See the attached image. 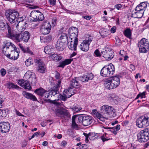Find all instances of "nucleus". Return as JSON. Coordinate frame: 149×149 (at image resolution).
Listing matches in <instances>:
<instances>
[{
	"instance_id": "11",
	"label": "nucleus",
	"mask_w": 149,
	"mask_h": 149,
	"mask_svg": "<svg viewBox=\"0 0 149 149\" xmlns=\"http://www.w3.org/2000/svg\"><path fill=\"white\" fill-rule=\"evenodd\" d=\"M92 41L91 38H86L84 40L79 46L81 50L84 52L88 51L89 48V45Z\"/></svg>"
},
{
	"instance_id": "35",
	"label": "nucleus",
	"mask_w": 149,
	"mask_h": 149,
	"mask_svg": "<svg viewBox=\"0 0 149 149\" xmlns=\"http://www.w3.org/2000/svg\"><path fill=\"white\" fill-rule=\"evenodd\" d=\"M53 47L51 45H49L45 47L44 50L45 52L47 54H50L53 51Z\"/></svg>"
},
{
	"instance_id": "41",
	"label": "nucleus",
	"mask_w": 149,
	"mask_h": 149,
	"mask_svg": "<svg viewBox=\"0 0 149 149\" xmlns=\"http://www.w3.org/2000/svg\"><path fill=\"white\" fill-rule=\"evenodd\" d=\"M49 57L54 61H59L62 59L61 56L58 55L56 53H54L53 54L49 56Z\"/></svg>"
},
{
	"instance_id": "10",
	"label": "nucleus",
	"mask_w": 149,
	"mask_h": 149,
	"mask_svg": "<svg viewBox=\"0 0 149 149\" xmlns=\"http://www.w3.org/2000/svg\"><path fill=\"white\" fill-rule=\"evenodd\" d=\"M17 48L12 43L7 42L3 46V52L6 55V54L12 52Z\"/></svg>"
},
{
	"instance_id": "13",
	"label": "nucleus",
	"mask_w": 149,
	"mask_h": 149,
	"mask_svg": "<svg viewBox=\"0 0 149 149\" xmlns=\"http://www.w3.org/2000/svg\"><path fill=\"white\" fill-rule=\"evenodd\" d=\"M19 53V49L17 48L12 52L6 54L5 56L11 60H15L18 58Z\"/></svg>"
},
{
	"instance_id": "19",
	"label": "nucleus",
	"mask_w": 149,
	"mask_h": 149,
	"mask_svg": "<svg viewBox=\"0 0 149 149\" xmlns=\"http://www.w3.org/2000/svg\"><path fill=\"white\" fill-rule=\"evenodd\" d=\"M78 42V39H72V40H69L68 42V47L69 49L71 50H76Z\"/></svg>"
},
{
	"instance_id": "16",
	"label": "nucleus",
	"mask_w": 149,
	"mask_h": 149,
	"mask_svg": "<svg viewBox=\"0 0 149 149\" xmlns=\"http://www.w3.org/2000/svg\"><path fill=\"white\" fill-rule=\"evenodd\" d=\"M10 129V124L8 122H1L0 123V131L3 133L8 132Z\"/></svg>"
},
{
	"instance_id": "20",
	"label": "nucleus",
	"mask_w": 149,
	"mask_h": 149,
	"mask_svg": "<svg viewBox=\"0 0 149 149\" xmlns=\"http://www.w3.org/2000/svg\"><path fill=\"white\" fill-rule=\"evenodd\" d=\"M18 82L20 86L25 89L31 90V89L29 81H28L27 80L23 79L18 80Z\"/></svg>"
},
{
	"instance_id": "36",
	"label": "nucleus",
	"mask_w": 149,
	"mask_h": 149,
	"mask_svg": "<svg viewBox=\"0 0 149 149\" xmlns=\"http://www.w3.org/2000/svg\"><path fill=\"white\" fill-rule=\"evenodd\" d=\"M70 39L69 38V39L66 34L63 33L61 35L58 40L65 44L67 42H68L69 40H70Z\"/></svg>"
},
{
	"instance_id": "9",
	"label": "nucleus",
	"mask_w": 149,
	"mask_h": 149,
	"mask_svg": "<svg viewBox=\"0 0 149 149\" xmlns=\"http://www.w3.org/2000/svg\"><path fill=\"white\" fill-rule=\"evenodd\" d=\"M138 46L140 52L143 53H146L147 49L149 47V43L147 39L145 38L142 39L139 42Z\"/></svg>"
},
{
	"instance_id": "2",
	"label": "nucleus",
	"mask_w": 149,
	"mask_h": 149,
	"mask_svg": "<svg viewBox=\"0 0 149 149\" xmlns=\"http://www.w3.org/2000/svg\"><path fill=\"white\" fill-rule=\"evenodd\" d=\"M137 139L140 142H145L149 140V129L141 130L137 135Z\"/></svg>"
},
{
	"instance_id": "48",
	"label": "nucleus",
	"mask_w": 149,
	"mask_h": 149,
	"mask_svg": "<svg viewBox=\"0 0 149 149\" xmlns=\"http://www.w3.org/2000/svg\"><path fill=\"white\" fill-rule=\"evenodd\" d=\"M58 100H59V99H61V100L65 101L68 98L66 97V96L63 93V95L60 94L58 97Z\"/></svg>"
},
{
	"instance_id": "49",
	"label": "nucleus",
	"mask_w": 149,
	"mask_h": 149,
	"mask_svg": "<svg viewBox=\"0 0 149 149\" xmlns=\"http://www.w3.org/2000/svg\"><path fill=\"white\" fill-rule=\"evenodd\" d=\"M51 95L49 93V92H47L46 91V92L44 94V97H42L45 100H46V99L47 98H50L51 97H50Z\"/></svg>"
},
{
	"instance_id": "8",
	"label": "nucleus",
	"mask_w": 149,
	"mask_h": 149,
	"mask_svg": "<svg viewBox=\"0 0 149 149\" xmlns=\"http://www.w3.org/2000/svg\"><path fill=\"white\" fill-rule=\"evenodd\" d=\"M136 125L139 128L147 127L149 125V117L142 116L137 118L136 121Z\"/></svg>"
},
{
	"instance_id": "51",
	"label": "nucleus",
	"mask_w": 149,
	"mask_h": 149,
	"mask_svg": "<svg viewBox=\"0 0 149 149\" xmlns=\"http://www.w3.org/2000/svg\"><path fill=\"white\" fill-rule=\"evenodd\" d=\"M146 92H143L142 93H139L135 99H138L139 97H141V98H142L145 97Z\"/></svg>"
},
{
	"instance_id": "3",
	"label": "nucleus",
	"mask_w": 149,
	"mask_h": 149,
	"mask_svg": "<svg viewBox=\"0 0 149 149\" xmlns=\"http://www.w3.org/2000/svg\"><path fill=\"white\" fill-rule=\"evenodd\" d=\"M77 119L78 122L84 126L90 125L93 121L92 117L86 115L80 116L78 117Z\"/></svg>"
},
{
	"instance_id": "46",
	"label": "nucleus",
	"mask_w": 149,
	"mask_h": 149,
	"mask_svg": "<svg viewBox=\"0 0 149 149\" xmlns=\"http://www.w3.org/2000/svg\"><path fill=\"white\" fill-rule=\"evenodd\" d=\"M44 27L42 26L41 29V32L43 34H48L50 32V31L48 29L45 28Z\"/></svg>"
},
{
	"instance_id": "53",
	"label": "nucleus",
	"mask_w": 149,
	"mask_h": 149,
	"mask_svg": "<svg viewBox=\"0 0 149 149\" xmlns=\"http://www.w3.org/2000/svg\"><path fill=\"white\" fill-rule=\"evenodd\" d=\"M6 100L5 97L2 96H0V108H1L2 107V103L4 102Z\"/></svg>"
},
{
	"instance_id": "37",
	"label": "nucleus",
	"mask_w": 149,
	"mask_h": 149,
	"mask_svg": "<svg viewBox=\"0 0 149 149\" xmlns=\"http://www.w3.org/2000/svg\"><path fill=\"white\" fill-rule=\"evenodd\" d=\"M73 91V90L71 88H69L68 90L65 89L64 90L63 93L66 96V97L68 98H69L74 94Z\"/></svg>"
},
{
	"instance_id": "30",
	"label": "nucleus",
	"mask_w": 149,
	"mask_h": 149,
	"mask_svg": "<svg viewBox=\"0 0 149 149\" xmlns=\"http://www.w3.org/2000/svg\"><path fill=\"white\" fill-rule=\"evenodd\" d=\"M148 3L147 2H142L137 5L136 8L138 10H141L144 11L147 7Z\"/></svg>"
},
{
	"instance_id": "33",
	"label": "nucleus",
	"mask_w": 149,
	"mask_h": 149,
	"mask_svg": "<svg viewBox=\"0 0 149 149\" xmlns=\"http://www.w3.org/2000/svg\"><path fill=\"white\" fill-rule=\"evenodd\" d=\"M49 93L51 95L50 97H52V95L54 96L57 97H58L60 94L58 89H55L52 87V89L49 90Z\"/></svg>"
},
{
	"instance_id": "21",
	"label": "nucleus",
	"mask_w": 149,
	"mask_h": 149,
	"mask_svg": "<svg viewBox=\"0 0 149 149\" xmlns=\"http://www.w3.org/2000/svg\"><path fill=\"white\" fill-rule=\"evenodd\" d=\"M92 113L94 117H96L100 120L102 121H104L105 120V117L103 114L100 113L96 109H93L92 110Z\"/></svg>"
},
{
	"instance_id": "60",
	"label": "nucleus",
	"mask_w": 149,
	"mask_h": 149,
	"mask_svg": "<svg viewBox=\"0 0 149 149\" xmlns=\"http://www.w3.org/2000/svg\"><path fill=\"white\" fill-rule=\"evenodd\" d=\"M1 75L2 76H4L6 74V70L4 68H2L0 70Z\"/></svg>"
},
{
	"instance_id": "15",
	"label": "nucleus",
	"mask_w": 149,
	"mask_h": 149,
	"mask_svg": "<svg viewBox=\"0 0 149 149\" xmlns=\"http://www.w3.org/2000/svg\"><path fill=\"white\" fill-rule=\"evenodd\" d=\"M69 39L71 40L72 39H78L77 37L78 33V29L75 27H72L69 29Z\"/></svg>"
},
{
	"instance_id": "52",
	"label": "nucleus",
	"mask_w": 149,
	"mask_h": 149,
	"mask_svg": "<svg viewBox=\"0 0 149 149\" xmlns=\"http://www.w3.org/2000/svg\"><path fill=\"white\" fill-rule=\"evenodd\" d=\"M106 129H110L109 131L111 132H113V134H117V131H118L116 130V129L114 128V127H106L105 128Z\"/></svg>"
},
{
	"instance_id": "61",
	"label": "nucleus",
	"mask_w": 149,
	"mask_h": 149,
	"mask_svg": "<svg viewBox=\"0 0 149 149\" xmlns=\"http://www.w3.org/2000/svg\"><path fill=\"white\" fill-rule=\"evenodd\" d=\"M122 7L123 6L121 4H116L114 6V7L118 10L121 8H123Z\"/></svg>"
},
{
	"instance_id": "58",
	"label": "nucleus",
	"mask_w": 149,
	"mask_h": 149,
	"mask_svg": "<svg viewBox=\"0 0 149 149\" xmlns=\"http://www.w3.org/2000/svg\"><path fill=\"white\" fill-rule=\"evenodd\" d=\"M122 42L120 39L118 38L116 39V44L117 46H120Z\"/></svg>"
},
{
	"instance_id": "34",
	"label": "nucleus",
	"mask_w": 149,
	"mask_h": 149,
	"mask_svg": "<svg viewBox=\"0 0 149 149\" xmlns=\"http://www.w3.org/2000/svg\"><path fill=\"white\" fill-rule=\"evenodd\" d=\"M19 45L20 49L24 52L28 53L31 55H34L33 53L30 50L29 47H24L22 45L20 44H19Z\"/></svg>"
},
{
	"instance_id": "26",
	"label": "nucleus",
	"mask_w": 149,
	"mask_h": 149,
	"mask_svg": "<svg viewBox=\"0 0 149 149\" xmlns=\"http://www.w3.org/2000/svg\"><path fill=\"white\" fill-rule=\"evenodd\" d=\"M79 79L77 77H75L70 81V86L71 87L78 88L80 85L79 82Z\"/></svg>"
},
{
	"instance_id": "1",
	"label": "nucleus",
	"mask_w": 149,
	"mask_h": 149,
	"mask_svg": "<svg viewBox=\"0 0 149 149\" xmlns=\"http://www.w3.org/2000/svg\"><path fill=\"white\" fill-rule=\"evenodd\" d=\"M115 71L114 66L112 64L104 66L100 72L101 75L103 77H109L113 74Z\"/></svg>"
},
{
	"instance_id": "25",
	"label": "nucleus",
	"mask_w": 149,
	"mask_h": 149,
	"mask_svg": "<svg viewBox=\"0 0 149 149\" xmlns=\"http://www.w3.org/2000/svg\"><path fill=\"white\" fill-rule=\"evenodd\" d=\"M94 77V75L91 73L80 77V79L83 82H87L89 80H92Z\"/></svg>"
},
{
	"instance_id": "43",
	"label": "nucleus",
	"mask_w": 149,
	"mask_h": 149,
	"mask_svg": "<svg viewBox=\"0 0 149 149\" xmlns=\"http://www.w3.org/2000/svg\"><path fill=\"white\" fill-rule=\"evenodd\" d=\"M125 36L127 38L131 39V38L132 33L130 29H127L124 32Z\"/></svg>"
},
{
	"instance_id": "23",
	"label": "nucleus",
	"mask_w": 149,
	"mask_h": 149,
	"mask_svg": "<svg viewBox=\"0 0 149 149\" xmlns=\"http://www.w3.org/2000/svg\"><path fill=\"white\" fill-rule=\"evenodd\" d=\"M58 115L63 120H68L69 118V113L66 110H63L59 111Z\"/></svg>"
},
{
	"instance_id": "50",
	"label": "nucleus",
	"mask_w": 149,
	"mask_h": 149,
	"mask_svg": "<svg viewBox=\"0 0 149 149\" xmlns=\"http://www.w3.org/2000/svg\"><path fill=\"white\" fill-rule=\"evenodd\" d=\"M42 26L44 27L45 28L48 29V30L50 31L51 28V26L49 22H46Z\"/></svg>"
},
{
	"instance_id": "59",
	"label": "nucleus",
	"mask_w": 149,
	"mask_h": 149,
	"mask_svg": "<svg viewBox=\"0 0 149 149\" xmlns=\"http://www.w3.org/2000/svg\"><path fill=\"white\" fill-rule=\"evenodd\" d=\"M95 136V134L93 133H89L88 134V137L89 139L90 140L93 139V138Z\"/></svg>"
},
{
	"instance_id": "57",
	"label": "nucleus",
	"mask_w": 149,
	"mask_h": 149,
	"mask_svg": "<svg viewBox=\"0 0 149 149\" xmlns=\"http://www.w3.org/2000/svg\"><path fill=\"white\" fill-rule=\"evenodd\" d=\"M40 134V132H36L29 139L30 140H31L32 138L34 137L35 136H39V134Z\"/></svg>"
},
{
	"instance_id": "39",
	"label": "nucleus",
	"mask_w": 149,
	"mask_h": 149,
	"mask_svg": "<svg viewBox=\"0 0 149 149\" xmlns=\"http://www.w3.org/2000/svg\"><path fill=\"white\" fill-rule=\"evenodd\" d=\"M52 38L51 36L44 37H41L40 38V41L41 42L47 43L51 41Z\"/></svg>"
},
{
	"instance_id": "64",
	"label": "nucleus",
	"mask_w": 149,
	"mask_h": 149,
	"mask_svg": "<svg viewBox=\"0 0 149 149\" xmlns=\"http://www.w3.org/2000/svg\"><path fill=\"white\" fill-rule=\"evenodd\" d=\"M49 2L50 4L53 6L55 4L56 0H49Z\"/></svg>"
},
{
	"instance_id": "6",
	"label": "nucleus",
	"mask_w": 149,
	"mask_h": 149,
	"mask_svg": "<svg viewBox=\"0 0 149 149\" xmlns=\"http://www.w3.org/2000/svg\"><path fill=\"white\" fill-rule=\"evenodd\" d=\"M5 15L10 23H14L15 20L18 18L19 15L18 12L15 10H9L6 11Z\"/></svg>"
},
{
	"instance_id": "4",
	"label": "nucleus",
	"mask_w": 149,
	"mask_h": 149,
	"mask_svg": "<svg viewBox=\"0 0 149 149\" xmlns=\"http://www.w3.org/2000/svg\"><path fill=\"white\" fill-rule=\"evenodd\" d=\"M30 33L27 31H25L24 32H21L20 33L14 34L13 38L11 39L15 38L18 42L22 41L26 42H27L30 38Z\"/></svg>"
},
{
	"instance_id": "44",
	"label": "nucleus",
	"mask_w": 149,
	"mask_h": 149,
	"mask_svg": "<svg viewBox=\"0 0 149 149\" xmlns=\"http://www.w3.org/2000/svg\"><path fill=\"white\" fill-rule=\"evenodd\" d=\"M78 116H72V127L73 128H77L78 126L77 124L75 122V120L76 119H77Z\"/></svg>"
},
{
	"instance_id": "40",
	"label": "nucleus",
	"mask_w": 149,
	"mask_h": 149,
	"mask_svg": "<svg viewBox=\"0 0 149 149\" xmlns=\"http://www.w3.org/2000/svg\"><path fill=\"white\" fill-rule=\"evenodd\" d=\"M104 85L105 87L107 89H111L114 88L110 79L105 81Z\"/></svg>"
},
{
	"instance_id": "5",
	"label": "nucleus",
	"mask_w": 149,
	"mask_h": 149,
	"mask_svg": "<svg viewBox=\"0 0 149 149\" xmlns=\"http://www.w3.org/2000/svg\"><path fill=\"white\" fill-rule=\"evenodd\" d=\"M100 110L103 113L106 114L110 117L116 116L115 109L112 106L104 105L100 107Z\"/></svg>"
},
{
	"instance_id": "7",
	"label": "nucleus",
	"mask_w": 149,
	"mask_h": 149,
	"mask_svg": "<svg viewBox=\"0 0 149 149\" xmlns=\"http://www.w3.org/2000/svg\"><path fill=\"white\" fill-rule=\"evenodd\" d=\"M30 20L32 22L42 21L44 19L43 14L37 10L32 11L30 13Z\"/></svg>"
},
{
	"instance_id": "47",
	"label": "nucleus",
	"mask_w": 149,
	"mask_h": 149,
	"mask_svg": "<svg viewBox=\"0 0 149 149\" xmlns=\"http://www.w3.org/2000/svg\"><path fill=\"white\" fill-rule=\"evenodd\" d=\"M7 113L5 110H1L0 109V118L5 117Z\"/></svg>"
},
{
	"instance_id": "42",
	"label": "nucleus",
	"mask_w": 149,
	"mask_h": 149,
	"mask_svg": "<svg viewBox=\"0 0 149 149\" xmlns=\"http://www.w3.org/2000/svg\"><path fill=\"white\" fill-rule=\"evenodd\" d=\"M100 34L102 38L106 37L109 34V31L107 29H102L100 32Z\"/></svg>"
},
{
	"instance_id": "56",
	"label": "nucleus",
	"mask_w": 149,
	"mask_h": 149,
	"mask_svg": "<svg viewBox=\"0 0 149 149\" xmlns=\"http://www.w3.org/2000/svg\"><path fill=\"white\" fill-rule=\"evenodd\" d=\"M71 109H72L73 111L76 112H78L82 109L81 107H78L76 106Z\"/></svg>"
},
{
	"instance_id": "55",
	"label": "nucleus",
	"mask_w": 149,
	"mask_h": 149,
	"mask_svg": "<svg viewBox=\"0 0 149 149\" xmlns=\"http://www.w3.org/2000/svg\"><path fill=\"white\" fill-rule=\"evenodd\" d=\"M55 77L56 79L55 80H61V78L60 74L58 72H56L55 74Z\"/></svg>"
},
{
	"instance_id": "24",
	"label": "nucleus",
	"mask_w": 149,
	"mask_h": 149,
	"mask_svg": "<svg viewBox=\"0 0 149 149\" xmlns=\"http://www.w3.org/2000/svg\"><path fill=\"white\" fill-rule=\"evenodd\" d=\"M109 79L114 88H116L119 85L120 79L117 76L112 77Z\"/></svg>"
},
{
	"instance_id": "63",
	"label": "nucleus",
	"mask_w": 149,
	"mask_h": 149,
	"mask_svg": "<svg viewBox=\"0 0 149 149\" xmlns=\"http://www.w3.org/2000/svg\"><path fill=\"white\" fill-rule=\"evenodd\" d=\"M15 112L16 114L18 116H23V117L24 116V115L22 114L21 113H20L19 111H17V110H15Z\"/></svg>"
},
{
	"instance_id": "12",
	"label": "nucleus",
	"mask_w": 149,
	"mask_h": 149,
	"mask_svg": "<svg viewBox=\"0 0 149 149\" xmlns=\"http://www.w3.org/2000/svg\"><path fill=\"white\" fill-rule=\"evenodd\" d=\"M7 28L8 30V36L10 38H13L14 34L11 31V27L7 23L3 22V21L0 20V30H4Z\"/></svg>"
},
{
	"instance_id": "45",
	"label": "nucleus",
	"mask_w": 149,
	"mask_h": 149,
	"mask_svg": "<svg viewBox=\"0 0 149 149\" xmlns=\"http://www.w3.org/2000/svg\"><path fill=\"white\" fill-rule=\"evenodd\" d=\"M33 61L31 58H29L25 61V63L27 66H29L33 64Z\"/></svg>"
},
{
	"instance_id": "31",
	"label": "nucleus",
	"mask_w": 149,
	"mask_h": 149,
	"mask_svg": "<svg viewBox=\"0 0 149 149\" xmlns=\"http://www.w3.org/2000/svg\"><path fill=\"white\" fill-rule=\"evenodd\" d=\"M65 44L58 40L56 42L55 47L59 51H63L65 48Z\"/></svg>"
},
{
	"instance_id": "17",
	"label": "nucleus",
	"mask_w": 149,
	"mask_h": 149,
	"mask_svg": "<svg viewBox=\"0 0 149 149\" xmlns=\"http://www.w3.org/2000/svg\"><path fill=\"white\" fill-rule=\"evenodd\" d=\"M28 75V77L29 76V81H30L31 84L33 86H35L36 85L37 81L35 74L33 72L28 71L25 74V76H27Z\"/></svg>"
},
{
	"instance_id": "32",
	"label": "nucleus",
	"mask_w": 149,
	"mask_h": 149,
	"mask_svg": "<svg viewBox=\"0 0 149 149\" xmlns=\"http://www.w3.org/2000/svg\"><path fill=\"white\" fill-rule=\"evenodd\" d=\"M34 92L38 95L41 97H44V94L46 92V91L42 88H38L35 90Z\"/></svg>"
},
{
	"instance_id": "54",
	"label": "nucleus",
	"mask_w": 149,
	"mask_h": 149,
	"mask_svg": "<svg viewBox=\"0 0 149 149\" xmlns=\"http://www.w3.org/2000/svg\"><path fill=\"white\" fill-rule=\"evenodd\" d=\"M94 55L96 56L97 57H100L101 54L100 53L99 50L96 49L94 52Z\"/></svg>"
},
{
	"instance_id": "62",
	"label": "nucleus",
	"mask_w": 149,
	"mask_h": 149,
	"mask_svg": "<svg viewBox=\"0 0 149 149\" xmlns=\"http://www.w3.org/2000/svg\"><path fill=\"white\" fill-rule=\"evenodd\" d=\"M83 134L84 135V136H85V141L86 143H88V134H87L85 133H84Z\"/></svg>"
},
{
	"instance_id": "38",
	"label": "nucleus",
	"mask_w": 149,
	"mask_h": 149,
	"mask_svg": "<svg viewBox=\"0 0 149 149\" xmlns=\"http://www.w3.org/2000/svg\"><path fill=\"white\" fill-rule=\"evenodd\" d=\"M5 86L9 89L13 88H18L19 87L16 85L11 82H9L6 83Z\"/></svg>"
},
{
	"instance_id": "27",
	"label": "nucleus",
	"mask_w": 149,
	"mask_h": 149,
	"mask_svg": "<svg viewBox=\"0 0 149 149\" xmlns=\"http://www.w3.org/2000/svg\"><path fill=\"white\" fill-rule=\"evenodd\" d=\"M61 80H52L51 81V85L52 88L58 89L61 86Z\"/></svg>"
},
{
	"instance_id": "22",
	"label": "nucleus",
	"mask_w": 149,
	"mask_h": 149,
	"mask_svg": "<svg viewBox=\"0 0 149 149\" xmlns=\"http://www.w3.org/2000/svg\"><path fill=\"white\" fill-rule=\"evenodd\" d=\"M144 11L141 10H138L136 8L135 10L132 12L131 16L132 17L136 18H141L143 16Z\"/></svg>"
},
{
	"instance_id": "14",
	"label": "nucleus",
	"mask_w": 149,
	"mask_h": 149,
	"mask_svg": "<svg viewBox=\"0 0 149 149\" xmlns=\"http://www.w3.org/2000/svg\"><path fill=\"white\" fill-rule=\"evenodd\" d=\"M101 53L103 56L108 60H110L114 56L113 51L109 48H107L105 51L102 52Z\"/></svg>"
},
{
	"instance_id": "18",
	"label": "nucleus",
	"mask_w": 149,
	"mask_h": 149,
	"mask_svg": "<svg viewBox=\"0 0 149 149\" xmlns=\"http://www.w3.org/2000/svg\"><path fill=\"white\" fill-rule=\"evenodd\" d=\"M35 63L38 64V70L39 72L41 73L45 72V67L43 62L40 59L38 58L35 60Z\"/></svg>"
},
{
	"instance_id": "29",
	"label": "nucleus",
	"mask_w": 149,
	"mask_h": 149,
	"mask_svg": "<svg viewBox=\"0 0 149 149\" xmlns=\"http://www.w3.org/2000/svg\"><path fill=\"white\" fill-rule=\"evenodd\" d=\"M72 60V59H65L64 61L60 62L58 67L63 68L66 65L70 64Z\"/></svg>"
},
{
	"instance_id": "28",
	"label": "nucleus",
	"mask_w": 149,
	"mask_h": 149,
	"mask_svg": "<svg viewBox=\"0 0 149 149\" xmlns=\"http://www.w3.org/2000/svg\"><path fill=\"white\" fill-rule=\"evenodd\" d=\"M23 95L27 99H29L33 101H37V99L35 96L33 95L31 93H28L26 91H24L22 93Z\"/></svg>"
}]
</instances>
